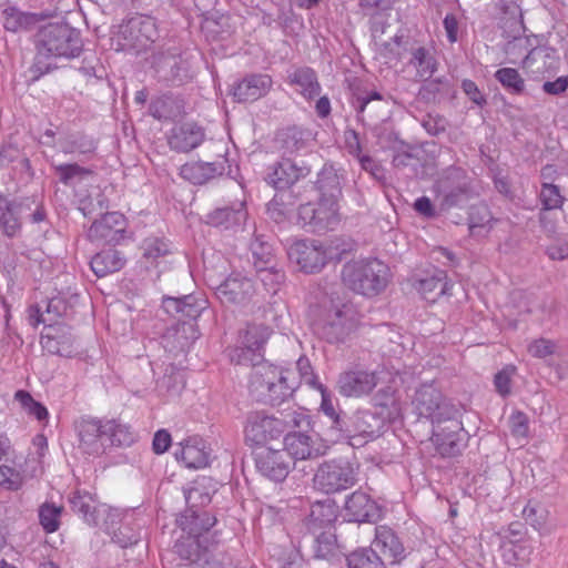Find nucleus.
<instances>
[{
	"label": "nucleus",
	"instance_id": "1",
	"mask_svg": "<svg viewBox=\"0 0 568 568\" xmlns=\"http://www.w3.org/2000/svg\"><path fill=\"white\" fill-rule=\"evenodd\" d=\"M313 325L314 331L326 342L343 343L356 329L358 314L351 302L332 296L321 305Z\"/></svg>",
	"mask_w": 568,
	"mask_h": 568
},
{
	"label": "nucleus",
	"instance_id": "2",
	"mask_svg": "<svg viewBox=\"0 0 568 568\" xmlns=\"http://www.w3.org/2000/svg\"><path fill=\"white\" fill-rule=\"evenodd\" d=\"M82 50L80 32L67 23L45 26L39 34L38 53L32 65L36 79L49 72L51 65L42 67V59L49 57L75 58Z\"/></svg>",
	"mask_w": 568,
	"mask_h": 568
},
{
	"label": "nucleus",
	"instance_id": "3",
	"mask_svg": "<svg viewBox=\"0 0 568 568\" xmlns=\"http://www.w3.org/2000/svg\"><path fill=\"white\" fill-rule=\"evenodd\" d=\"M248 366L252 367L248 388L257 400L277 405L295 389L294 383L290 382L291 372L280 369L264 359Z\"/></svg>",
	"mask_w": 568,
	"mask_h": 568
},
{
	"label": "nucleus",
	"instance_id": "4",
	"mask_svg": "<svg viewBox=\"0 0 568 568\" xmlns=\"http://www.w3.org/2000/svg\"><path fill=\"white\" fill-rule=\"evenodd\" d=\"M342 281L355 293L374 296L384 291L389 282L388 266L377 258L353 260L344 264Z\"/></svg>",
	"mask_w": 568,
	"mask_h": 568
},
{
	"label": "nucleus",
	"instance_id": "5",
	"mask_svg": "<svg viewBox=\"0 0 568 568\" xmlns=\"http://www.w3.org/2000/svg\"><path fill=\"white\" fill-rule=\"evenodd\" d=\"M201 520L204 532H196L191 529L186 536H181L175 542L174 549L179 557L192 565L200 567H213L214 544L211 540L210 528L214 526L215 519L205 515V518L196 517L195 521ZM197 525V523H195Z\"/></svg>",
	"mask_w": 568,
	"mask_h": 568
},
{
	"label": "nucleus",
	"instance_id": "6",
	"mask_svg": "<svg viewBox=\"0 0 568 568\" xmlns=\"http://www.w3.org/2000/svg\"><path fill=\"white\" fill-rule=\"evenodd\" d=\"M434 190L440 197L442 210L462 206L476 193L465 171L457 166L446 169L437 179Z\"/></svg>",
	"mask_w": 568,
	"mask_h": 568
},
{
	"label": "nucleus",
	"instance_id": "7",
	"mask_svg": "<svg viewBox=\"0 0 568 568\" xmlns=\"http://www.w3.org/2000/svg\"><path fill=\"white\" fill-rule=\"evenodd\" d=\"M314 487L325 494H335L346 490L357 481V468L347 459H333L325 462L317 468Z\"/></svg>",
	"mask_w": 568,
	"mask_h": 568
},
{
	"label": "nucleus",
	"instance_id": "8",
	"mask_svg": "<svg viewBox=\"0 0 568 568\" xmlns=\"http://www.w3.org/2000/svg\"><path fill=\"white\" fill-rule=\"evenodd\" d=\"M272 331L263 324H250L240 332L239 345L230 348V361L236 365L248 366L264 359V346Z\"/></svg>",
	"mask_w": 568,
	"mask_h": 568
},
{
	"label": "nucleus",
	"instance_id": "9",
	"mask_svg": "<svg viewBox=\"0 0 568 568\" xmlns=\"http://www.w3.org/2000/svg\"><path fill=\"white\" fill-rule=\"evenodd\" d=\"M338 210L337 202L320 197L317 204L307 202L298 206L296 223L318 233L335 230L341 221Z\"/></svg>",
	"mask_w": 568,
	"mask_h": 568
},
{
	"label": "nucleus",
	"instance_id": "10",
	"mask_svg": "<svg viewBox=\"0 0 568 568\" xmlns=\"http://www.w3.org/2000/svg\"><path fill=\"white\" fill-rule=\"evenodd\" d=\"M382 369L369 371L356 365L342 372L337 379V390L344 397L362 398L368 396L381 383Z\"/></svg>",
	"mask_w": 568,
	"mask_h": 568
},
{
	"label": "nucleus",
	"instance_id": "11",
	"mask_svg": "<svg viewBox=\"0 0 568 568\" xmlns=\"http://www.w3.org/2000/svg\"><path fill=\"white\" fill-rule=\"evenodd\" d=\"M419 417L432 420L433 424H443V420L458 410L443 400L442 393L433 384H423L416 389L412 402Z\"/></svg>",
	"mask_w": 568,
	"mask_h": 568
},
{
	"label": "nucleus",
	"instance_id": "12",
	"mask_svg": "<svg viewBox=\"0 0 568 568\" xmlns=\"http://www.w3.org/2000/svg\"><path fill=\"white\" fill-rule=\"evenodd\" d=\"M446 425L436 424L433 432L438 453L444 457L459 455L467 445L468 435L457 414H452L443 420Z\"/></svg>",
	"mask_w": 568,
	"mask_h": 568
},
{
	"label": "nucleus",
	"instance_id": "13",
	"mask_svg": "<svg viewBox=\"0 0 568 568\" xmlns=\"http://www.w3.org/2000/svg\"><path fill=\"white\" fill-rule=\"evenodd\" d=\"M291 262L295 263L304 273L320 272L327 261L332 258L327 250L315 241H296L287 251Z\"/></svg>",
	"mask_w": 568,
	"mask_h": 568
},
{
	"label": "nucleus",
	"instance_id": "14",
	"mask_svg": "<svg viewBox=\"0 0 568 568\" xmlns=\"http://www.w3.org/2000/svg\"><path fill=\"white\" fill-rule=\"evenodd\" d=\"M34 197H17L0 193V229L7 237H16L20 234L22 216L32 211Z\"/></svg>",
	"mask_w": 568,
	"mask_h": 568
},
{
	"label": "nucleus",
	"instance_id": "15",
	"mask_svg": "<svg viewBox=\"0 0 568 568\" xmlns=\"http://www.w3.org/2000/svg\"><path fill=\"white\" fill-rule=\"evenodd\" d=\"M283 420L254 412L247 416L245 425V439L253 445H264L268 440L278 438L284 433Z\"/></svg>",
	"mask_w": 568,
	"mask_h": 568
},
{
	"label": "nucleus",
	"instance_id": "16",
	"mask_svg": "<svg viewBox=\"0 0 568 568\" xmlns=\"http://www.w3.org/2000/svg\"><path fill=\"white\" fill-rule=\"evenodd\" d=\"M384 426L383 419L371 410H357L346 417L338 434L346 438L364 437L366 440L377 437Z\"/></svg>",
	"mask_w": 568,
	"mask_h": 568
},
{
	"label": "nucleus",
	"instance_id": "17",
	"mask_svg": "<svg viewBox=\"0 0 568 568\" xmlns=\"http://www.w3.org/2000/svg\"><path fill=\"white\" fill-rule=\"evenodd\" d=\"M126 221L119 212H108L94 220L88 230V239L98 244H116L123 239Z\"/></svg>",
	"mask_w": 568,
	"mask_h": 568
},
{
	"label": "nucleus",
	"instance_id": "18",
	"mask_svg": "<svg viewBox=\"0 0 568 568\" xmlns=\"http://www.w3.org/2000/svg\"><path fill=\"white\" fill-rule=\"evenodd\" d=\"M79 447L89 455H100L108 448V436L104 432V420L81 418L75 425Z\"/></svg>",
	"mask_w": 568,
	"mask_h": 568
},
{
	"label": "nucleus",
	"instance_id": "19",
	"mask_svg": "<svg viewBox=\"0 0 568 568\" xmlns=\"http://www.w3.org/2000/svg\"><path fill=\"white\" fill-rule=\"evenodd\" d=\"M257 470L265 477L274 481H282L290 473L292 463L287 457V452L283 449L266 448L256 455L255 459Z\"/></svg>",
	"mask_w": 568,
	"mask_h": 568
},
{
	"label": "nucleus",
	"instance_id": "20",
	"mask_svg": "<svg viewBox=\"0 0 568 568\" xmlns=\"http://www.w3.org/2000/svg\"><path fill=\"white\" fill-rule=\"evenodd\" d=\"M253 294V282L240 273L231 274L215 290L223 304H245Z\"/></svg>",
	"mask_w": 568,
	"mask_h": 568
},
{
	"label": "nucleus",
	"instance_id": "21",
	"mask_svg": "<svg viewBox=\"0 0 568 568\" xmlns=\"http://www.w3.org/2000/svg\"><path fill=\"white\" fill-rule=\"evenodd\" d=\"M227 149L224 154H221L217 160L212 162H189L181 166V176L195 185H202L210 180L222 175L227 166Z\"/></svg>",
	"mask_w": 568,
	"mask_h": 568
},
{
	"label": "nucleus",
	"instance_id": "22",
	"mask_svg": "<svg viewBox=\"0 0 568 568\" xmlns=\"http://www.w3.org/2000/svg\"><path fill=\"white\" fill-rule=\"evenodd\" d=\"M310 173L311 168L303 160L283 159L274 164L272 172L267 174L266 181L276 190H284L301 178H306Z\"/></svg>",
	"mask_w": 568,
	"mask_h": 568
},
{
	"label": "nucleus",
	"instance_id": "23",
	"mask_svg": "<svg viewBox=\"0 0 568 568\" xmlns=\"http://www.w3.org/2000/svg\"><path fill=\"white\" fill-rule=\"evenodd\" d=\"M345 518L355 523H372L381 518L377 504L364 491L356 490L349 495L344 505Z\"/></svg>",
	"mask_w": 568,
	"mask_h": 568
},
{
	"label": "nucleus",
	"instance_id": "24",
	"mask_svg": "<svg viewBox=\"0 0 568 568\" xmlns=\"http://www.w3.org/2000/svg\"><path fill=\"white\" fill-rule=\"evenodd\" d=\"M247 219L244 201H235L230 205L216 206L205 215V223L225 230L242 226Z\"/></svg>",
	"mask_w": 568,
	"mask_h": 568
},
{
	"label": "nucleus",
	"instance_id": "25",
	"mask_svg": "<svg viewBox=\"0 0 568 568\" xmlns=\"http://www.w3.org/2000/svg\"><path fill=\"white\" fill-rule=\"evenodd\" d=\"M272 85L273 80L268 74H248L234 85L233 97L237 102H253L266 95Z\"/></svg>",
	"mask_w": 568,
	"mask_h": 568
},
{
	"label": "nucleus",
	"instance_id": "26",
	"mask_svg": "<svg viewBox=\"0 0 568 568\" xmlns=\"http://www.w3.org/2000/svg\"><path fill=\"white\" fill-rule=\"evenodd\" d=\"M511 537L506 536L501 542L500 551L505 564L510 566H523L530 561L532 545L527 539L516 538L521 532L510 529Z\"/></svg>",
	"mask_w": 568,
	"mask_h": 568
},
{
	"label": "nucleus",
	"instance_id": "27",
	"mask_svg": "<svg viewBox=\"0 0 568 568\" xmlns=\"http://www.w3.org/2000/svg\"><path fill=\"white\" fill-rule=\"evenodd\" d=\"M560 60L557 51L549 47L539 45L534 50L528 61H523V68L536 77L555 74L559 69Z\"/></svg>",
	"mask_w": 568,
	"mask_h": 568
},
{
	"label": "nucleus",
	"instance_id": "28",
	"mask_svg": "<svg viewBox=\"0 0 568 568\" xmlns=\"http://www.w3.org/2000/svg\"><path fill=\"white\" fill-rule=\"evenodd\" d=\"M69 501L72 510L91 526H97L100 515L109 510L106 505H100L94 495L85 490H75L71 494Z\"/></svg>",
	"mask_w": 568,
	"mask_h": 568
},
{
	"label": "nucleus",
	"instance_id": "29",
	"mask_svg": "<svg viewBox=\"0 0 568 568\" xmlns=\"http://www.w3.org/2000/svg\"><path fill=\"white\" fill-rule=\"evenodd\" d=\"M373 546L383 552L384 556L390 558L392 564L399 562L405 558L403 542L395 531L387 526H377L375 528Z\"/></svg>",
	"mask_w": 568,
	"mask_h": 568
},
{
	"label": "nucleus",
	"instance_id": "30",
	"mask_svg": "<svg viewBox=\"0 0 568 568\" xmlns=\"http://www.w3.org/2000/svg\"><path fill=\"white\" fill-rule=\"evenodd\" d=\"M283 452L293 460H305L320 456V448L314 446L312 438L303 433L287 434L284 438Z\"/></svg>",
	"mask_w": 568,
	"mask_h": 568
},
{
	"label": "nucleus",
	"instance_id": "31",
	"mask_svg": "<svg viewBox=\"0 0 568 568\" xmlns=\"http://www.w3.org/2000/svg\"><path fill=\"white\" fill-rule=\"evenodd\" d=\"M175 457L187 468H203L209 464V455L204 449V443L199 437L185 439L175 450Z\"/></svg>",
	"mask_w": 568,
	"mask_h": 568
},
{
	"label": "nucleus",
	"instance_id": "32",
	"mask_svg": "<svg viewBox=\"0 0 568 568\" xmlns=\"http://www.w3.org/2000/svg\"><path fill=\"white\" fill-rule=\"evenodd\" d=\"M415 290L428 302H435L439 296L450 294V284L444 271L437 270L433 275L417 278Z\"/></svg>",
	"mask_w": 568,
	"mask_h": 568
},
{
	"label": "nucleus",
	"instance_id": "33",
	"mask_svg": "<svg viewBox=\"0 0 568 568\" xmlns=\"http://www.w3.org/2000/svg\"><path fill=\"white\" fill-rule=\"evenodd\" d=\"M316 187L320 197H326L328 201L337 202L342 196V187L337 170L332 164H324L318 172Z\"/></svg>",
	"mask_w": 568,
	"mask_h": 568
},
{
	"label": "nucleus",
	"instance_id": "34",
	"mask_svg": "<svg viewBox=\"0 0 568 568\" xmlns=\"http://www.w3.org/2000/svg\"><path fill=\"white\" fill-rule=\"evenodd\" d=\"M149 113L156 120H174L183 114V101L172 94H163L153 99Z\"/></svg>",
	"mask_w": 568,
	"mask_h": 568
},
{
	"label": "nucleus",
	"instance_id": "35",
	"mask_svg": "<svg viewBox=\"0 0 568 568\" xmlns=\"http://www.w3.org/2000/svg\"><path fill=\"white\" fill-rule=\"evenodd\" d=\"M288 82L298 88L305 99H314L321 92V84L315 71L308 67L297 68L288 74Z\"/></svg>",
	"mask_w": 568,
	"mask_h": 568
},
{
	"label": "nucleus",
	"instance_id": "36",
	"mask_svg": "<svg viewBox=\"0 0 568 568\" xmlns=\"http://www.w3.org/2000/svg\"><path fill=\"white\" fill-rule=\"evenodd\" d=\"M542 41L539 36H518L511 41H508L505 47V52L509 57L510 62L516 63L517 60L528 61L534 50H537Z\"/></svg>",
	"mask_w": 568,
	"mask_h": 568
},
{
	"label": "nucleus",
	"instance_id": "37",
	"mask_svg": "<svg viewBox=\"0 0 568 568\" xmlns=\"http://www.w3.org/2000/svg\"><path fill=\"white\" fill-rule=\"evenodd\" d=\"M385 30V26H375L372 29V34L377 54L382 57L386 63H389L399 59L403 38L395 34L390 37L389 40H385L383 39Z\"/></svg>",
	"mask_w": 568,
	"mask_h": 568
},
{
	"label": "nucleus",
	"instance_id": "38",
	"mask_svg": "<svg viewBox=\"0 0 568 568\" xmlns=\"http://www.w3.org/2000/svg\"><path fill=\"white\" fill-rule=\"evenodd\" d=\"M124 264L123 254L112 248L95 254L90 262L91 270L99 277L120 271Z\"/></svg>",
	"mask_w": 568,
	"mask_h": 568
},
{
	"label": "nucleus",
	"instance_id": "39",
	"mask_svg": "<svg viewBox=\"0 0 568 568\" xmlns=\"http://www.w3.org/2000/svg\"><path fill=\"white\" fill-rule=\"evenodd\" d=\"M408 65L416 70V78L418 80L426 81L435 73L437 61L428 49L416 47L410 49Z\"/></svg>",
	"mask_w": 568,
	"mask_h": 568
},
{
	"label": "nucleus",
	"instance_id": "40",
	"mask_svg": "<svg viewBox=\"0 0 568 568\" xmlns=\"http://www.w3.org/2000/svg\"><path fill=\"white\" fill-rule=\"evenodd\" d=\"M336 518V507L332 501H318L311 508L307 525L315 532L316 529L329 527Z\"/></svg>",
	"mask_w": 568,
	"mask_h": 568
},
{
	"label": "nucleus",
	"instance_id": "41",
	"mask_svg": "<svg viewBox=\"0 0 568 568\" xmlns=\"http://www.w3.org/2000/svg\"><path fill=\"white\" fill-rule=\"evenodd\" d=\"M2 17L3 28L10 32L29 30L37 23L36 14L23 12L13 6L4 8L2 11Z\"/></svg>",
	"mask_w": 568,
	"mask_h": 568
},
{
	"label": "nucleus",
	"instance_id": "42",
	"mask_svg": "<svg viewBox=\"0 0 568 568\" xmlns=\"http://www.w3.org/2000/svg\"><path fill=\"white\" fill-rule=\"evenodd\" d=\"M104 432H106L108 447L111 446H131L135 442V433L126 424L115 419L104 420Z\"/></svg>",
	"mask_w": 568,
	"mask_h": 568
},
{
	"label": "nucleus",
	"instance_id": "43",
	"mask_svg": "<svg viewBox=\"0 0 568 568\" xmlns=\"http://www.w3.org/2000/svg\"><path fill=\"white\" fill-rule=\"evenodd\" d=\"M523 517L527 524L540 534H549L552 529L549 523V511L539 503L529 501L523 509Z\"/></svg>",
	"mask_w": 568,
	"mask_h": 568
},
{
	"label": "nucleus",
	"instance_id": "44",
	"mask_svg": "<svg viewBox=\"0 0 568 568\" xmlns=\"http://www.w3.org/2000/svg\"><path fill=\"white\" fill-rule=\"evenodd\" d=\"M348 568H386L384 560L373 548H362L346 557Z\"/></svg>",
	"mask_w": 568,
	"mask_h": 568
},
{
	"label": "nucleus",
	"instance_id": "45",
	"mask_svg": "<svg viewBox=\"0 0 568 568\" xmlns=\"http://www.w3.org/2000/svg\"><path fill=\"white\" fill-rule=\"evenodd\" d=\"M539 201L542 205V211L540 212V221H542L545 219L544 211L561 209L565 197L561 195L558 185L550 182H542L539 192Z\"/></svg>",
	"mask_w": 568,
	"mask_h": 568
},
{
	"label": "nucleus",
	"instance_id": "46",
	"mask_svg": "<svg viewBox=\"0 0 568 568\" xmlns=\"http://www.w3.org/2000/svg\"><path fill=\"white\" fill-rule=\"evenodd\" d=\"M63 508L53 503H44L39 507V523L47 534L55 532L60 528V518Z\"/></svg>",
	"mask_w": 568,
	"mask_h": 568
},
{
	"label": "nucleus",
	"instance_id": "47",
	"mask_svg": "<svg viewBox=\"0 0 568 568\" xmlns=\"http://www.w3.org/2000/svg\"><path fill=\"white\" fill-rule=\"evenodd\" d=\"M494 77L504 89L513 94H521L525 91V80L514 68H500Z\"/></svg>",
	"mask_w": 568,
	"mask_h": 568
},
{
	"label": "nucleus",
	"instance_id": "48",
	"mask_svg": "<svg viewBox=\"0 0 568 568\" xmlns=\"http://www.w3.org/2000/svg\"><path fill=\"white\" fill-rule=\"evenodd\" d=\"M321 393L322 402H321V410L331 419V428L339 432L346 416H341L335 407V399L332 393L324 386L317 385V388Z\"/></svg>",
	"mask_w": 568,
	"mask_h": 568
},
{
	"label": "nucleus",
	"instance_id": "49",
	"mask_svg": "<svg viewBox=\"0 0 568 568\" xmlns=\"http://www.w3.org/2000/svg\"><path fill=\"white\" fill-rule=\"evenodd\" d=\"M130 28L136 32L138 41H155L158 37V29L155 20L151 17L142 16L130 21Z\"/></svg>",
	"mask_w": 568,
	"mask_h": 568
},
{
	"label": "nucleus",
	"instance_id": "50",
	"mask_svg": "<svg viewBox=\"0 0 568 568\" xmlns=\"http://www.w3.org/2000/svg\"><path fill=\"white\" fill-rule=\"evenodd\" d=\"M516 374L514 365H506L503 369L497 372L494 376V386L496 392L501 397H507L511 393L513 377Z\"/></svg>",
	"mask_w": 568,
	"mask_h": 568
},
{
	"label": "nucleus",
	"instance_id": "51",
	"mask_svg": "<svg viewBox=\"0 0 568 568\" xmlns=\"http://www.w3.org/2000/svg\"><path fill=\"white\" fill-rule=\"evenodd\" d=\"M558 345L555 341L547 338H536L531 341L528 346V353L535 357L540 359H546L547 357L557 353Z\"/></svg>",
	"mask_w": 568,
	"mask_h": 568
},
{
	"label": "nucleus",
	"instance_id": "52",
	"mask_svg": "<svg viewBox=\"0 0 568 568\" xmlns=\"http://www.w3.org/2000/svg\"><path fill=\"white\" fill-rule=\"evenodd\" d=\"M141 248L143 250V256L152 261H155L156 258L164 256L170 252V245L164 240L159 237L145 239Z\"/></svg>",
	"mask_w": 568,
	"mask_h": 568
},
{
	"label": "nucleus",
	"instance_id": "53",
	"mask_svg": "<svg viewBox=\"0 0 568 568\" xmlns=\"http://www.w3.org/2000/svg\"><path fill=\"white\" fill-rule=\"evenodd\" d=\"M284 196V194H276L267 204V213L276 223L284 222L292 213V207L285 203Z\"/></svg>",
	"mask_w": 568,
	"mask_h": 568
},
{
	"label": "nucleus",
	"instance_id": "54",
	"mask_svg": "<svg viewBox=\"0 0 568 568\" xmlns=\"http://www.w3.org/2000/svg\"><path fill=\"white\" fill-rule=\"evenodd\" d=\"M382 101L383 97L377 91H362L357 89L352 98V105L357 112V116H362L372 101Z\"/></svg>",
	"mask_w": 568,
	"mask_h": 568
},
{
	"label": "nucleus",
	"instance_id": "55",
	"mask_svg": "<svg viewBox=\"0 0 568 568\" xmlns=\"http://www.w3.org/2000/svg\"><path fill=\"white\" fill-rule=\"evenodd\" d=\"M510 433L518 439H526L529 433L528 417L523 412H515L510 415L509 420Z\"/></svg>",
	"mask_w": 568,
	"mask_h": 568
},
{
	"label": "nucleus",
	"instance_id": "56",
	"mask_svg": "<svg viewBox=\"0 0 568 568\" xmlns=\"http://www.w3.org/2000/svg\"><path fill=\"white\" fill-rule=\"evenodd\" d=\"M493 216L486 205H477L471 207L469 213V227L471 230L477 227H487L490 225Z\"/></svg>",
	"mask_w": 568,
	"mask_h": 568
},
{
	"label": "nucleus",
	"instance_id": "57",
	"mask_svg": "<svg viewBox=\"0 0 568 568\" xmlns=\"http://www.w3.org/2000/svg\"><path fill=\"white\" fill-rule=\"evenodd\" d=\"M180 314L182 317L195 320L204 310L203 302H199L193 295H184L181 297Z\"/></svg>",
	"mask_w": 568,
	"mask_h": 568
},
{
	"label": "nucleus",
	"instance_id": "58",
	"mask_svg": "<svg viewBox=\"0 0 568 568\" xmlns=\"http://www.w3.org/2000/svg\"><path fill=\"white\" fill-rule=\"evenodd\" d=\"M251 252L253 257L255 258V265L258 266L261 264H268L272 260V247L268 243L263 242L261 239H256L251 243Z\"/></svg>",
	"mask_w": 568,
	"mask_h": 568
},
{
	"label": "nucleus",
	"instance_id": "59",
	"mask_svg": "<svg viewBox=\"0 0 568 568\" xmlns=\"http://www.w3.org/2000/svg\"><path fill=\"white\" fill-rule=\"evenodd\" d=\"M315 555L317 558H326L335 549L334 536L331 532H322L315 539Z\"/></svg>",
	"mask_w": 568,
	"mask_h": 568
},
{
	"label": "nucleus",
	"instance_id": "60",
	"mask_svg": "<svg viewBox=\"0 0 568 568\" xmlns=\"http://www.w3.org/2000/svg\"><path fill=\"white\" fill-rule=\"evenodd\" d=\"M296 368L301 376V379L313 388H317V385H322L318 383L316 375L313 372V367L307 357H300L296 362Z\"/></svg>",
	"mask_w": 568,
	"mask_h": 568
},
{
	"label": "nucleus",
	"instance_id": "61",
	"mask_svg": "<svg viewBox=\"0 0 568 568\" xmlns=\"http://www.w3.org/2000/svg\"><path fill=\"white\" fill-rule=\"evenodd\" d=\"M395 0H358V6L365 14H376L381 11L389 10Z\"/></svg>",
	"mask_w": 568,
	"mask_h": 568
},
{
	"label": "nucleus",
	"instance_id": "62",
	"mask_svg": "<svg viewBox=\"0 0 568 568\" xmlns=\"http://www.w3.org/2000/svg\"><path fill=\"white\" fill-rule=\"evenodd\" d=\"M0 485L8 489H18L21 485L20 474L9 466H0Z\"/></svg>",
	"mask_w": 568,
	"mask_h": 568
},
{
	"label": "nucleus",
	"instance_id": "63",
	"mask_svg": "<svg viewBox=\"0 0 568 568\" xmlns=\"http://www.w3.org/2000/svg\"><path fill=\"white\" fill-rule=\"evenodd\" d=\"M501 9L504 14L511 20V27H519L525 31L523 11L515 1L505 2Z\"/></svg>",
	"mask_w": 568,
	"mask_h": 568
},
{
	"label": "nucleus",
	"instance_id": "64",
	"mask_svg": "<svg viewBox=\"0 0 568 568\" xmlns=\"http://www.w3.org/2000/svg\"><path fill=\"white\" fill-rule=\"evenodd\" d=\"M57 170L60 174V180L64 184L71 183L75 176L88 173L87 170L79 166L78 164H61L57 168Z\"/></svg>",
	"mask_w": 568,
	"mask_h": 568
}]
</instances>
